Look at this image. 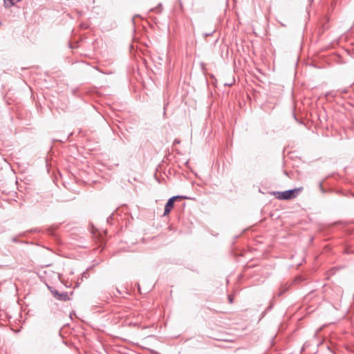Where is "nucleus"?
Returning <instances> with one entry per match:
<instances>
[{
	"mask_svg": "<svg viewBox=\"0 0 354 354\" xmlns=\"http://www.w3.org/2000/svg\"><path fill=\"white\" fill-rule=\"evenodd\" d=\"M302 189V187H299L286 190L284 192H273L272 194L279 200H291L296 198Z\"/></svg>",
	"mask_w": 354,
	"mask_h": 354,
	"instance_id": "obj_1",
	"label": "nucleus"
},
{
	"mask_svg": "<svg viewBox=\"0 0 354 354\" xmlns=\"http://www.w3.org/2000/svg\"><path fill=\"white\" fill-rule=\"evenodd\" d=\"M48 288L55 299L61 301H67L71 299L67 292H59L57 290L52 286H48Z\"/></svg>",
	"mask_w": 354,
	"mask_h": 354,
	"instance_id": "obj_2",
	"label": "nucleus"
},
{
	"mask_svg": "<svg viewBox=\"0 0 354 354\" xmlns=\"http://www.w3.org/2000/svg\"><path fill=\"white\" fill-rule=\"evenodd\" d=\"M183 198V196H172L171 197L168 201L166 203V205L165 206V211H164V214H163V216H166L167 214H169V212H171V210L173 209L174 207V202L178 199V198Z\"/></svg>",
	"mask_w": 354,
	"mask_h": 354,
	"instance_id": "obj_3",
	"label": "nucleus"
},
{
	"mask_svg": "<svg viewBox=\"0 0 354 354\" xmlns=\"http://www.w3.org/2000/svg\"><path fill=\"white\" fill-rule=\"evenodd\" d=\"M329 21V19L325 16L322 21H321V28L322 30V32L325 31L326 30H327L328 28V23Z\"/></svg>",
	"mask_w": 354,
	"mask_h": 354,
	"instance_id": "obj_4",
	"label": "nucleus"
},
{
	"mask_svg": "<svg viewBox=\"0 0 354 354\" xmlns=\"http://www.w3.org/2000/svg\"><path fill=\"white\" fill-rule=\"evenodd\" d=\"M162 11V4L161 3H158V5L155 7V8H153L151 9H150L149 12H156L157 14H160Z\"/></svg>",
	"mask_w": 354,
	"mask_h": 354,
	"instance_id": "obj_5",
	"label": "nucleus"
},
{
	"mask_svg": "<svg viewBox=\"0 0 354 354\" xmlns=\"http://www.w3.org/2000/svg\"><path fill=\"white\" fill-rule=\"evenodd\" d=\"M288 288H289V286H288L287 284H284V285L281 286L279 289L278 296L279 297L281 296L285 292L288 291Z\"/></svg>",
	"mask_w": 354,
	"mask_h": 354,
	"instance_id": "obj_6",
	"label": "nucleus"
},
{
	"mask_svg": "<svg viewBox=\"0 0 354 354\" xmlns=\"http://www.w3.org/2000/svg\"><path fill=\"white\" fill-rule=\"evenodd\" d=\"M4 6L6 8H10L15 4L14 0H3Z\"/></svg>",
	"mask_w": 354,
	"mask_h": 354,
	"instance_id": "obj_7",
	"label": "nucleus"
},
{
	"mask_svg": "<svg viewBox=\"0 0 354 354\" xmlns=\"http://www.w3.org/2000/svg\"><path fill=\"white\" fill-rule=\"evenodd\" d=\"M88 277H89V274L88 273V270H86L82 274L81 280L83 281L84 279H88Z\"/></svg>",
	"mask_w": 354,
	"mask_h": 354,
	"instance_id": "obj_8",
	"label": "nucleus"
},
{
	"mask_svg": "<svg viewBox=\"0 0 354 354\" xmlns=\"http://www.w3.org/2000/svg\"><path fill=\"white\" fill-rule=\"evenodd\" d=\"M322 184H323V182H320V183H319V189H320L321 192H322V193H324L326 191H325V189H324Z\"/></svg>",
	"mask_w": 354,
	"mask_h": 354,
	"instance_id": "obj_9",
	"label": "nucleus"
},
{
	"mask_svg": "<svg viewBox=\"0 0 354 354\" xmlns=\"http://www.w3.org/2000/svg\"><path fill=\"white\" fill-rule=\"evenodd\" d=\"M329 96L334 97L335 96V95H334L333 92H328L326 94V97H329Z\"/></svg>",
	"mask_w": 354,
	"mask_h": 354,
	"instance_id": "obj_10",
	"label": "nucleus"
},
{
	"mask_svg": "<svg viewBox=\"0 0 354 354\" xmlns=\"http://www.w3.org/2000/svg\"><path fill=\"white\" fill-rule=\"evenodd\" d=\"M228 300L230 304H232L233 302V298H232V295H228Z\"/></svg>",
	"mask_w": 354,
	"mask_h": 354,
	"instance_id": "obj_11",
	"label": "nucleus"
},
{
	"mask_svg": "<svg viewBox=\"0 0 354 354\" xmlns=\"http://www.w3.org/2000/svg\"><path fill=\"white\" fill-rule=\"evenodd\" d=\"M214 32V31H212V32H208V33H205V37L211 36L213 34Z\"/></svg>",
	"mask_w": 354,
	"mask_h": 354,
	"instance_id": "obj_12",
	"label": "nucleus"
},
{
	"mask_svg": "<svg viewBox=\"0 0 354 354\" xmlns=\"http://www.w3.org/2000/svg\"><path fill=\"white\" fill-rule=\"evenodd\" d=\"M12 241H13V242H16V241H17V239H16V238H13V239H12Z\"/></svg>",
	"mask_w": 354,
	"mask_h": 354,
	"instance_id": "obj_13",
	"label": "nucleus"
},
{
	"mask_svg": "<svg viewBox=\"0 0 354 354\" xmlns=\"http://www.w3.org/2000/svg\"><path fill=\"white\" fill-rule=\"evenodd\" d=\"M136 17H139V15H136V16L132 19V21H133V23H134V18H135Z\"/></svg>",
	"mask_w": 354,
	"mask_h": 354,
	"instance_id": "obj_14",
	"label": "nucleus"
},
{
	"mask_svg": "<svg viewBox=\"0 0 354 354\" xmlns=\"http://www.w3.org/2000/svg\"><path fill=\"white\" fill-rule=\"evenodd\" d=\"M111 216H109V217L107 218V221H108V222H109V219H111Z\"/></svg>",
	"mask_w": 354,
	"mask_h": 354,
	"instance_id": "obj_15",
	"label": "nucleus"
},
{
	"mask_svg": "<svg viewBox=\"0 0 354 354\" xmlns=\"http://www.w3.org/2000/svg\"><path fill=\"white\" fill-rule=\"evenodd\" d=\"M137 286H138V290H140V285L138 283Z\"/></svg>",
	"mask_w": 354,
	"mask_h": 354,
	"instance_id": "obj_16",
	"label": "nucleus"
},
{
	"mask_svg": "<svg viewBox=\"0 0 354 354\" xmlns=\"http://www.w3.org/2000/svg\"><path fill=\"white\" fill-rule=\"evenodd\" d=\"M314 0H310V2L312 3Z\"/></svg>",
	"mask_w": 354,
	"mask_h": 354,
	"instance_id": "obj_17",
	"label": "nucleus"
}]
</instances>
